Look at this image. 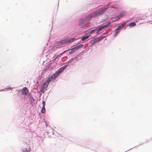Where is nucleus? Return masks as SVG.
Segmentation results:
<instances>
[{
  "label": "nucleus",
  "instance_id": "f257e3e1",
  "mask_svg": "<svg viewBox=\"0 0 152 152\" xmlns=\"http://www.w3.org/2000/svg\"><path fill=\"white\" fill-rule=\"evenodd\" d=\"M108 8L107 6L100 8L92 14H89L86 18V20H88L92 18L95 17L103 14Z\"/></svg>",
  "mask_w": 152,
  "mask_h": 152
},
{
  "label": "nucleus",
  "instance_id": "f03ea898",
  "mask_svg": "<svg viewBox=\"0 0 152 152\" xmlns=\"http://www.w3.org/2000/svg\"><path fill=\"white\" fill-rule=\"evenodd\" d=\"M75 39V38L66 39L64 40H61L58 42V43L60 45H62L66 44L68 43L72 42L73 40Z\"/></svg>",
  "mask_w": 152,
  "mask_h": 152
},
{
  "label": "nucleus",
  "instance_id": "7ed1b4c3",
  "mask_svg": "<svg viewBox=\"0 0 152 152\" xmlns=\"http://www.w3.org/2000/svg\"><path fill=\"white\" fill-rule=\"evenodd\" d=\"M48 84L46 82H44L41 85L40 87V91L42 93H44L47 90V88L48 87Z\"/></svg>",
  "mask_w": 152,
  "mask_h": 152
},
{
  "label": "nucleus",
  "instance_id": "20e7f679",
  "mask_svg": "<svg viewBox=\"0 0 152 152\" xmlns=\"http://www.w3.org/2000/svg\"><path fill=\"white\" fill-rule=\"evenodd\" d=\"M66 67V66H65L60 68L57 72H56L54 74L56 77H57L58 76L59 74L64 70Z\"/></svg>",
  "mask_w": 152,
  "mask_h": 152
},
{
  "label": "nucleus",
  "instance_id": "39448f33",
  "mask_svg": "<svg viewBox=\"0 0 152 152\" xmlns=\"http://www.w3.org/2000/svg\"><path fill=\"white\" fill-rule=\"evenodd\" d=\"M110 23H111L110 22H109L107 24L99 27L98 29V31L96 32V33L98 34L100 31H101L104 28L108 27L110 25Z\"/></svg>",
  "mask_w": 152,
  "mask_h": 152
},
{
  "label": "nucleus",
  "instance_id": "423d86ee",
  "mask_svg": "<svg viewBox=\"0 0 152 152\" xmlns=\"http://www.w3.org/2000/svg\"><path fill=\"white\" fill-rule=\"evenodd\" d=\"M56 77L55 75L54 74H52L51 76L49 77L46 82L48 84H49V83L53 80L55 79L56 78Z\"/></svg>",
  "mask_w": 152,
  "mask_h": 152
},
{
  "label": "nucleus",
  "instance_id": "0eeeda50",
  "mask_svg": "<svg viewBox=\"0 0 152 152\" xmlns=\"http://www.w3.org/2000/svg\"><path fill=\"white\" fill-rule=\"evenodd\" d=\"M85 20L83 19H81L79 21V26L81 28H84L85 24Z\"/></svg>",
  "mask_w": 152,
  "mask_h": 152
},
{
  "label": "nucleus",
  "instance_id": "6e6552de",
  "mask_svg": "<svg viewBox=\"0 0 152 152\" xmlns=\"http://www.w3.org/2000/svg\"><path fill=\"white\" fill-rule=\"evenodd\" d=\"M22 91L23 94L27 95L28 92V90L26 88L24 87L22 90Z\"/></svg>",
  "mask_w": 152,
  "mask_h": 152
},
{
  "label": "nucleus",
  "instance_id": "1a4fd4ad",
  "mask_svg": "<svg viewBox=\"0 0 152 152\" xmlns=\"http://www.w3.org/2000/svg\"><path fill=\"white\" fill-rule=\"evenodd\" d=\"M83 45L80 44L79 45L77 46L76 47H75L73 48V49H75V50H76L80 48L83 47Z\"/></svg>",
  "mask_w": 152,
  "mask_h": 152
},
{
  "label": "nucleus",
  "instance_id": "9d476101",
  "mask_svg": "<svg viewBox=\"0 0 152 152\" xmlns=\"http://www.w3.org/2000/svg\"><path fill=\"white\" fill-rule=\"evenodd\" d=\"M98 42V40H97V39L96 38L94 39L91 40L90 42V43L91 45H94Z\"/></svg>",
  "mask_w": 152,
  "mask_h": 152
},
{
  "label": "nucleus",
  "instance_id": "9b49d317",
  "mask_svg": "<svg viewBox=\"0 0 152 152\" xmlns=\"http://www.w3.org/2000/svg\"><path fill=\"white\" fill-rule=\"evenodd\" d=\"M105 37V36H102L99 37L98 38L96 39H97V40H98V42L104 39Z\"/></svg>",
  "mask_w": 152,
  "mask_h": 152
},
{
  "label": "nucleus",
  "instance_id": "f8f14e48",
  "mask_svg": "<svg viewBox=\"0 0 152 152\" xmlns=\"http://www.w3.org/2000/svg\"><path fill=\"white\" fill-rule=\"evenodd\" d=\"M46 111L45 107H42V109L41 110V113H45Z\"/></svg>",
  "mask_w": 152,
  "mask_h": 152
},
{
  "label": "nucleus",
  "instance_id": "ddd939ff",
  "mask_svg": "<svg viewBox=\"0 0 152 152\" xmlns=\"http://www.w3.org/2000/svg\"><path fill=\"white\" fill-rule=\"evenodd\" d=\"M89 36H88V35L83 37L82 38L81 40L82 41H84L86 39L88 38H89Z\"/></svg>",
  "mask_w": 152,
  "mask_h": 152
},
{
  "label": "nucleus",
  "instance_id": "4468645a",
  "mask_svg": "<svg viewBox=\"0 0 152 152\" xmlns=\"http://www.w3.org/2000/svg\"><path fill=\"white\" fill-rule=\"evenodd\" d=\"M136 25V23L134 22H132L129 23V26L130 27L134 26Z\"/></svg>",
  "mask_w": 152,
  "mask_h": 152
},
{
  "label": "nucleus",
  "instance_id": "2eb2a0df",
  "mask_svg": "<svg viewBox=\"0 0 152 152\" xmlns=\"http://www.w3.org/2000/svg\"><path fill=\"white\" fill-rule=\"evenodd\" d=\"M30 150V147L28 148V149L27 148H24L23 150L24 152H29Z\"/></svg>",
  "mask_w": 152,
  "mask_h": 152
},
{
  "label": "nucleus",
  "instance_id": "dca6fc26",
  "mask_svg": "<svg viewBox=\"0 0 152 152\" xmlns=\"http://www.w3.org/2000/svg\"><path fill=\"white\" fill-rule=\"evenodd\" d=\"M71 51H70L69 52V53L70 54H72V53H73L74 51H75V49H73V48H72L71 49Z\"/></svg>",
  "mask_w": 152,
  "mask_h": 152
},
{
  "label": "nucleus",
  "instance_id": "f3484780",
  "mask_svg": "<svg viewBox=\"0 0 152 152\" xmlns=\"http://www.w3.org/2000/svg\"><path fill=\"white\" fill-rule=\"evenodd\" d=\"M126 15V13L124 12H122L121 13L120 16L121 17L124 16Z\"/></svg>",
  "mask_w": 152,
  "mask_h": 152
},
{
  "label": "nucleus",
  "instance_id": "a211bd4d",
  "mask_svg": "<svg viewBox=\"0 0 152 152\" xmlns=\"http://www.w3.org/2000/svg\"><path fill=\"white\" fill-rule=\"evenodd\" d=\"M42 104H43V105L42 107H45V101H42Z\"/></svg>",
  "mask_w": 152,
  "mask_h": 152
},
{
  "label": "nucleus",
  "instance_id": "6ab92c4d",
  "mask_svg": "<svg viewBox=\"0 0 152 152\" xmlns=\"http://www.w3.org/2000/svg\"><path fill=\"white\" fill-rule=\"evenodd\" d=\"M119 32V31H116L115 32V37H116V36H117V35L118 34V33Z\"/></svg>",
  "mask_w": 152,
  "mask_h": 152
},
{
  "label": "nucleus",
  "instance_id": "aec40b11",
  "mask_svg": "<svg viewBox=\"0 0 152 152\" xmlns=\"http://www.w3.org/2000/svg\"><path fill=\"white\" fill-rule=\"evenodd\" d=\"M96 30H97L96 29H94L93 30H91L90 31V33H91L93 32H94V31H95Z\"/></svg>",
  "mask_w": 152,
  "mask_h": 152
},
{
  "label": "nucleus",
  "instance_id": "412c9836",
  "mask_svg": "<svg viewBox=\"0 0 152 152\" xmlns=\"http://www.w3.org/2000/svg\"><path fill=\"white\" fill-rule=\"evenodd\" d=\"M126 25V24H125V23H124V24H122V25H121V27L123 28L124 26H125V25Z\"/></svg>",
  "mask_w": 152,
  "mask_h": 152
},
{
  "label": "nucleus",
  "instance_id": "4be33fe9",
  "mask_svg": "<svg viewBox=\"0 0 152 152\" xmlns=\"http://www.w3.org/2000/svg\"><path fill=\"white\" fill-rule=\"evenodd\" d=\"M120 27L119 26L118 28H117L116 29V31H118L119 30V29H120Z\"/></svg>",
  "mask_w": 152,
  "mask_h": 152
},
{
  "label": "nucleus",
  "instance_id": "5701e85b",
  "mask_svg": "<svg viewBox=\"0 0 152 152\" xmlns=\"http://www.w3.org/2000/svg\"><path fill=\"white\" fill-rule=\"evenodd\" d=\"M112 7L113 8H117V6H115V5H113L112 6Z\"/></svg>",
  "mask_w": 152,
  "mask_h": 152
},
{
  "label": "nucleus",
  "instance_id": "b1692460",
  "mask_svg": "<svg viewBox=\"0 0 152 152\" xmlns=\"http://www.w3.org/2000/svg\"><path fill=\"white\" fill-rule=\"evenodd\" d=\"M58 56H54L53 58H54L55 59H56L57 57Z\"/></svg>",
  "mask_w": 152,
  "mask_h": 152
},
{
  "label": "nucleus",
  "instance_id": "393cba45",
  "mask_svg": "<svg viewBox=\"0 0 152 152\" xmlns=\"http://www.w3.org/2000/svg\"><path fill=\"white\" fill-rule=\"evenodd\" d=\"M119 27H120V28H123L121 27V25L120 26H119Z\"/></svg>",
  "mask_w": 152,
  "mask_h": 152
},
{
  "label": "nucleus",
  "instance_id": "a878e982",
  "mask_svg": "<svg viewBox=\"0 0 152 152\" xmlns=\"http://www.w3.org/2000/svg\"><path fill=\"white\" fill-rule=\"evenodd\" d=\"M119 27H120V28H123L121 27V25L120 26H119Z\"/></svg>",
  "mask_w": 152,
  "mask_h": 152
},
{
  "label": "nucleus",
  "instance_id": "bb28decb",
  "mask_svg": "<svg viewBox=\"0 0 152 152\" xmlns=\"http://www.w3.org/2000/svg\"><path fill=\"white\" fill-rule=\"evenodd\" d=\"M9 89H11V88H9Z\"/></svg>",
  "mask_w": 152,
  "mask_h": 152
}]
</instances>
